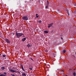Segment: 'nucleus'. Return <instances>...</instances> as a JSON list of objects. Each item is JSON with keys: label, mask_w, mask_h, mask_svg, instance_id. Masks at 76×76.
<instances>
[{"label": "nucleus", "mask_w": 76, "mask_h": 76, "mask_svg": "<svg viewBox=\"0 0 76 76\" xmlns=\"http://www.w3.org/2000/svg\"><path fill=\"white\" fill-rule=\"evenodd\" d=\"M15 34L16 35L17 37V38H20V37L22 36V35H23L24 36V37H25V36H24V34L22 33H18V31H16L15 32Z\"/></svg>", "instance_id": "obj_1"}, {"label": "nucleus", "mask_w": 76, "mask_h": 76, "mask_svg": "<svg viewBox=\"0 0 76 76\" xmlns=\"http://www.w3.org/2000/svg\"><path fill=\"white\" fill-rule=\"evenodd\" d=\"M22 19L25 20H28V17L26 15L23 17L22 18Z\"/></svg>", "instance_id": "obj_2"}, {"label": "nucleus", "mask_w": 76, "mask_h": 76, "mask_svg": "<svg viewBox=\"0 0 76 76\" xmlns=\"http://www.w3.org/2000/svg\"><path fill=\"white\" fill-rule=\"evenodd\" d=\"M5 40L7 43H8V44H10V41L9 40V39H5Z\"/></svg>", "instance_id": "obj_3"}, {"label": "nucleus", "mask_w": 76, "mask_h": 76, "mask_svg": "<svg viewBox=\"0 0 76 76\" xmlns=\"http://www.w3.org/2000/svg\"><path fill=\"white\" fill-rule=\"evenodd\" d=\"M20 67H21V69L23 70L24 71V72H25V69H23V65H22V64H20Z\"/></svg>", "instance_id": "obj_4"}, {"label": "nucleus", "mask_w": 76, "mask_h": 76, "mask_svg": "<svg viewBox=\"0 0 76 76\" xmlns=\"http://www.w3.org/2000/svg\"><path fill=\"white\" fill-rule=\"evenodd\" d=\"M11 72H12V73H16V71L15 70H12V69H10L9 70Z\"/></svg>", "instance_id": "obj_5"}, {"label": "nucleus", "mask_w": 76, "mask_h": 76, "mask_svg": "<svg viewBox=\"0 0 76 76\" xmlns=\"http://www.w3.org/2000/svg\"><path fill=\"white\" fill-rule=\"evenodd\" d=\"M66 51H67V50H66V49H64L63 50L62 53L63 54H65L66 53Z\"/></svg>", "instance_id": "obj_6"}, {"label": "nucleus", "mask_w": 76, "mask_h": 76, "mask_svg": "<svg viewBox=\"0 0 76 76\" xmlns=\"http://www.w3.org/2000/svg\"><path fill=\"white\" fill-rule=\"evenodd\" d=\"M31 46H32V45L31 44H28L27 45V46L28 48H30V47H31Z\"/></svg>", "instance_id": "obj_7"}, {"label": "nucleus", "mask_w": 76, "mask_h": 76, "mask_svg": "<svg viewBox=\"0 0 76 76\" xmlns=\"http://www.w3.org/2000/svg\"><path fill=\"white\" fill-rule=\"evenodd\" d=\"M26 39L25 38H23L22 39V41L23 42L25 41V40H26Z\"/></svg>", "instance_id": "obj_8"}, {"label": "nucleus", "mask_w": 76, "mask_h": 76, "mask_svg": "<svg viewBox=\"0 0 76 76\" xmlns=\"http://www.w3.org/2000/svg\"><path fill=\"white\" fill-rule=\"evenodd\" d=\"M44 32L45 33V34H48V32L46 30L44 31Z\"/></svg>", "instance_id": "obj_9"}, {"label": "nucleus", "mask_w": 76, "mask_h": 76, "mask_svg": "<svg viewBox=\"0 0 76 76\" xmlns=\"http://www.w3.org/2000/svg\"><path fill=\"white\" fill-rule=\"evenodd\" d=\"M58 39V44H60V39Z\"/></svg>", "instance_id": "obj_10"}, {"label": "nucleus", "mask_w": 76, "mask_h": 76, "mask_svg": "<svg viewBox=\"0 0 76 76\" xmlns=\"http://www.w3.org/2000/svg\"><path fill=\"white\" fill-rule=\"evenodd\" d=\"M3 73L5 75V76H7V74L6 72H4Z\"/></svg>", "instance_id": "obj_11"}, {"label": "nucleus", "mask_w": 76, "mask_h": 76, "mask_svg": "<svg viewBox=\"0 0 76 76\" xmlns=\"http://www.w3.org/2000/svg\"><path fill=\"white\" fill-rule=\"evenodd\" d=\"M49 25H50V27L52 26L53 25V23H51L49 24Z\"/></svg>", "instance_id": "obj_12"}, {"label": "nucleus", "mask_w": 76, "mask_h": 76, "mask_svg": "<svg viewBox=\"0 0 76 76\" xmlns=\"http://www.w3.org/2000/svg\"><path fill=\"white\" fill-rule=\"evenodd\" d=\"M22 76H26V74H25V73H23L22 74Z\"/></svg>", "instance_id": "obj_13"}, {"label": "nucleus", "mask_w": 76, "mask_h": 76, "mask_svg": "<svg viewBox=\"0 0 76 76\" xmlns=\"http://www.w3.org/2000/svg\"><path fill=\"white\" fill-rule=\"evenodd\" d=\"M49 5V2L47 1V6H48Z\"/></svg>", "instance_id": "obj_14"}, {"label": "nucleus", "mask_w": 76, "mask_h": 76, "mask_svg": "<svg viewBox=\"0 0 76 76\" xmlns=\"http://www.w3.org/2000/svg\"><path fill=\"white\" fill-rule=\"evenodd\" d=\"M5 69V67H1V69L2 70H4V69Z\"/></svg>", "instance_id": "obj_15"}, {"label": "nucleus", "mask_w": 76, "mask_h": 76, "mask_svg": "<svg viewBox=\"0 0 76 76\" xmlns=\"http://www.w3.org/2000/svg\"><path fill=\"white\" fill-rule=\"evenodd\" d=\"M0 76H7L6 75H5L3 74H0Z\"/></svg>", "instance_id": "obj_16"}, {"label": "nucleus", "mask_w": 76, "mask_h": 76, "mask_svg": "<svg viewBox=\"0 0 76 76\" xmlns=\"http://www.w3.org/2000/svg\"><path fill=\"white\" fill-rule=\"evenodd\" d=\"M76 73L75 72H74L73 74V76H76Z\"/></svg>", "instance_id": "obj_17"}, {"label": "nucleus", "mask_w": 76, "mask_h": 76, "mask_svg": "<svg viewBox=\"0 0 76 76\" xmlns=\"http://www.w3.org/2000/svg\"><path fill=\"white\" fill-rule=\"evenodd\" d=\"M66 12L67 13H69V10H66Z\"/></svg>", "instance_id": "obj_18"}, {"label": "nucleus", "mask_w": 76, "mask_h": 76, "mask_svg": "<svg viewBox=\"0 0 76 76\" xmlns=\"http://www.w3.org/2000/svg\"><path fill=\"white\" fill-rule=\"evenodd\" d=\"M3 57H6V55H3Z\"/></svg>", "instance_id": "obj_19"}, {"label": "nucleus", "mask_w": 76, "mask_h": 76, "mask_svg": "<svg viewBox=\"0 0 76 76\" xmlns=\"http://www.w3.org/2000/svg\"><path fill=\"white\" fill-rule=\"evenodd\" d=\"M67 13V15H68V16H70V14L69 12H68Z\"/></svg>", "instance_id": "obj_20"}, {"label": "nucleus", "mask_w": 76, "mask_h": 76, "mask_svg": "<svg viewBox=\"0 0 76 76\" xmlns=\"http://www.w3.org/2000/svg\"><path fill=\"white\" fill-rule=\"evenodd\" d=\"M51 27V26H50V24L48 26V28H50Z\"/></svg>", "instance_id": "obj_21"}, {"label": "nucleus", "mask_w": 76, "mask_h": 76, "mask_svg": "<svg viewBox=\"0 0 76 76\" xmlns=\"http://www.w3.org/2000/svg\"><path fill=\"white\" fill-rule=\"evenodd\" d=\"M61 24H59L58 26V27H61Z\"/></svg>", "instance_id": "obj_22"}, {"label": "nucleus", "mask_w": 76, "mask_h": 76, "mask_svg": "<svg viewBox=\"0 0 76 76\" xmlns=\"http://www.w3.org/2000/svg\"><path fill=\"white\" fill-rule=\"evenodd\" d=\"M11 76H15V75L14 74H11Z\"/></svg>", "instance_id": "obj_23"}, {"label": "nucleus", "mask_w": 76, "mask_h": 76, "mask_svg": "<svg viewBox=\"0 0 76 76\" xmlns=\"http://www.w3.org/2000/svg\"><path fill=\"white\" fill-rule=\"evenodd\" d=\"M48 6L47 5V6L45 7V8L46 9H48Z\"/></svg>", "instance_id": "obj_24"}, {"label": "nucleus", "mask_w": 76, "mask_h": 76, "mask_svg": "<svg viewBox=\"0 0 76 76\" xmlns=\"http://www.w3.org/2000/svg\"><path fill=\"white\" fill-rule=\"evenodd\" d=\"M29 69H30V70H32V68H29Z\"/></svg>", "instance_id": "obj_25"}, {"label": "nucleus", "mask_w": 76, "mask_h": 76, "mask_svg": "<svg viewBox=\"0 0 76 76\" xmlns=\"http://www.w3.org/2000/svg\"><path fill=\"white\" fill-rule=\"evenodd\" d=\"M60 50H61V49H59V48H58V51H59V52H61V51H60Z\"/></svg>", "instance_id": "obj_26"}, {"label": "nucleus", "mask_w": 76, "mask_h": 76, "mask_svg": "<svg viewBox=\"0 0 76 76\" xmlns=\"http://www.w3.org/2000/svg\"><path fill=\"white\" fill-rule=\"evenodd\" d=\"M39 23H41V20H39Z\"/></svg>", "instance_id": "obj_27"}, {"label": "nucleus", "mask_w": 76, "mask_h": 76, "mask_svg": "<svg viewBox=\"0 0 76 76\" xmlns=\"http://www.w3.org/2000/svg\"><path fill=\"white\" fill-rule=\"evenodd\" d=\"M36 18H38V17H39V15H37L36 16Z\"/></svg>", "instance_id": "obj_28"}, {"label": "nucleus", "mask_w": 76, "mask_h": 76, "mask_svg": "<svg viewBox=\"0 0 76 76\" xmlns=\"http://www.w3.org/2000/svg\"><path fill=\"white\" fill-rule=\"evenodd\" d=\"M59 56H61V52H59Z\"/></svg>", "instance_id": "obj_29"}, {"label": "nucleus", "mask_w": 76, "mask_h": 76, "mask_svg": "<svg viewBox=\"0 0 76 76\" xmlns=\"http://www.w3.org/2000/svg\"><path fill=\"white\" fill-rule=\"evenodd\" d=\"M61 39L62 40L63 39V37H61Z\"/></svg>", "instance_id": "obj_30"}, {"label": "nucleus", "mask_w": 76, "mask_h": 76, "mask_svg": "<svg viewBox=\"0 0 76 76\" xmlns=\"http://www.w3.org/2000/svg\"><path fill=\"white\" fill-rule=\"evenodd\" d=\"M38 15V14H36V16H37Z\"/></svg>", "instance_id": "obj_31"}, {"label": "nucleus", "mask_w": 76, "mask_h": 76, "mask_svg": "<svg viewBox=\"0 0 76 76\" xmlns=\"http://www.w3.org/2000/svg\"><path fill=\"white\" fill-rule=\"evenodd\" d=\"M18 73L19 74H20V72H18Z\"/></svg>", "instance_id": "obj_32"}, {"label": "nucleus", "mask_w": 76, "mask_h": 76, "mask_svg": "<svg viewBox=\"0 0 76 76\" xmlns=\"http://www.w3.org/2000/svg\"><path fill=\"white\" fill-rule=\"evenodd\" d=\"M31 60L33 61V59H32V58H31Z\"/></svg>", "instance_id": "obj_33"}, {"label": "nucleus", "mask_w": 76, "mask_h": 76, "mask_svg": "<svg viewBox=\"0 0 76 76\" xmlns=\"http://www.w3.org/2000/svg\"><path fill=\"white\" fill-rule=\"evenodd\" d=\"M14 34H15V33H12V35H14Z\"/></svg>", "instance_id": "obj_34"}, {"label": "nucleus", "mask_w": 76, "mask_h": 76, "mask_svg": "<svg viewBox=\"0 0 76 76\" xmlns=\"http://www.w3.org/2000/svg\"><path fill=\"white\" fill-rule=\"evenodd\" d=\"M75 54L76 55V52H75Z\"/></svg>", "instance_id": "obj_35"}, {"label": "nucleus", "mask_w": 76, "mask_h": 76, "mask_svg": "<svg viewBox=\"0 0 76 76\" xmlns=\"http://www.w3.org/2000/svg\"><path fill=\"white\" fill-rule=\"evenodd\" d=\"M0 56H1V53H0Z\"/></svg>", "instance_id": "obj_36"}]
</instances>
